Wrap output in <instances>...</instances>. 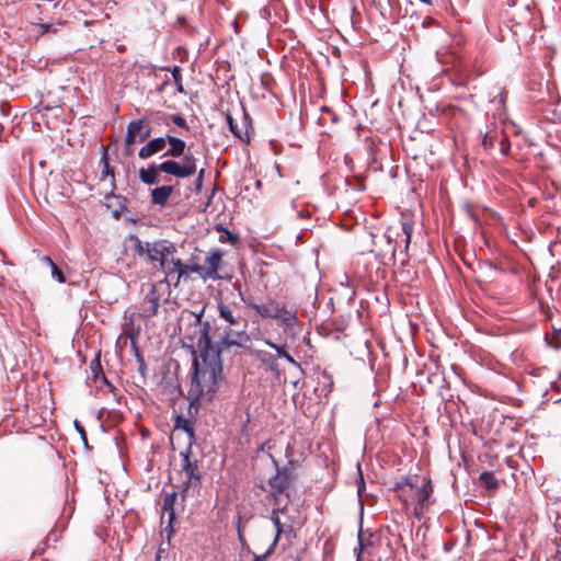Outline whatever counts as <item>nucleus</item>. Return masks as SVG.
<instances>
[{"mask_svg":"<svg viewBox=\"0 0 561 561\" xmlns=\"http://www.w3.org/2000/svg\"><path fill=\"white\" fill-rule=\"evenodd\" d=\"M197 348L205 366L196 367L192 377L188 389L192 403L211 401L221 377L220 351L211 343L208 322L201 327Z\"/></svg>","mask_w":561,"mask_h":561,"instance_id":"obj_1","label":"nucleus"},{"mask_svg":"<svg viewBox=\"0 0 561 561\" xmlns=\"http://www.w3.org/2000/svg\"><path fill=\"white\" fill-rule=\"evenodd\" d=\"M396 492L398 497L408 510L413 506V514L421 519L431 504L434 503V488L430 479L423 478L422 482L419 477H405L396 483Z\"/></svg>","mask_w":561,"mask_h":561,"instance_id":"obj_2","label":"nucleus"},{"mask_svg":"<svg viewBox=\"0 0 561 561\" xmlns=\"http://www.w3.org/2000/svg\"><path fill=\"white\" fill-rule=\"evenodd\" d=\"M196 158L192 154H184L181 161L164 160L161 163H152L148 168L138 171L139 180L147 185L159 183L160 173L173 175L176 179H186L196 172Z\"/></svg>","mask_w":561,"mask_h":561,"instance_id":"obj_3","label":"nucleus"},{"mask_svg":"<svg viewBox=\"0 0 561 561\" xmlns=\"http://www.w3.org/2000/svg\"><path fill=\"white\" fill-rule=\"evenodd\" d=\"M413 233V221L408 214H402L398 226H390L385 231L383 238L388 244V251L382 254L386 256L389 254V260L396 263L398 248L402 244L403 249L400 251L402 257V265L408 261V249L411 242Z\"/></svg>","mask_w":561,"mask_h":561,"instance_id":"obj_4","label":"nucleus"},{"mask_svg":"<svg viewBox=\"0 0 561 561\" xmlns=\"http://www.w3.org/2000/svg\"><path fill=\"white\" fill-rule=\"evenodd\" d=\"M224 252L221 250H211L205 253L203 262L197 254H192L190 259V272L197 274L202 279L218 280L221 279L219 270L222 264Z\"/></svg>","mask_w":561,"mask_h":561,"instance_id":"obj_5","label":"nucleus"},{"mask_svg":"<svg viewBox=\"0 0 561 561\" xmlns=\"http://www.w3.org/2000/svg\"><path fill=\"white\" fill-rule=\"evenodd\" d=\"M296 479V474L291 468H276V473L268 479L267 488L265 489L268 496L275 501V505H282V496H285L286 500L289 499Z\"/></svg>","mask_w":561,"mask_h":561,"instance_id":"obj_6","label":"nucleus"},{"mask_svg":"<svg viewBox=\"0 0 561 561\" xmlns=\"http://www.w3.org/2000/svg\"><path fill=\"white\" fill-rule=\"evenodd\" d=\"M170 275H171V272L169 271V272H167L164 279L150 285V289L141 302L139 316H141L144 318H151L157 314L159 306H160V301L162 299L163 300L168 299Z\"/></svg>","mask_w":561,"mask_h":561,"instance_id":"obj_7","label":"nucleus"},{"mask_svg":"<svg viewBox=\"0 0 561 561\" xmlns=\"http://www.w3.org/2000/svg\"><path fill=\"white\" fill-rule=\"evenodd\" d=\"M180 456L182 458L180 471L183 486L182 493L183 496H186L191 490H198L202 477L198 470V461L191 458V447H187L185 450L181 451Z\"/></svg>","mask_w":561,"mask_h":561,"instance_id":"obj_8","label":"nucleus"},{"mask_svg":"<svg viewBox=\"0 0 561 561\" xmlns=\"http://www.w3.org/2000/svg\"><path fill=\"white\" fill-rule=\"evenodd\" d=\"M275 320L282 327L285 334H294L298 325V310L291 304L283 301Z\"/></svg>","mask_w":561,"mask_h":561,"instance_id":"obj_9","label":"nucleus"},{"mask_svg":"<svg viewBox=\"0 0 561 561\" xmlns=\"http://www.w3.org/2000/svg\"><path fill=\"white\" fill-rule=\"evenodd\" d=\"M239 294H240V298L241 300L248 306L250 307L252 310H254L257 314H260L262 318L264 319H273L275 320L279 308L283 304V300H277V299H267L265 302L263 304H256L254 302L252 299H248L245 298L241 290H239Z\"/></svg>","mask_w":561,"mask_h":561,"instance_id":"obj_10","label":"nucleus"},{"mask_svg":"<svg viewBox=\"0 0 561 561\" xmlns=\"http://www.w3.org/2000/svg\"><path fill=\"white\" fill-rule=\"evenodd\" d=\"M175 251L174 245L167 240H158L151 242L149 251L147 252V259L151 262H159L162 270L167 268L169 263L167 257L169 254Z\"/></svg>","mask_w":561,"mask_h":561,"instance_id":"obj_11","label":"nucleus"},{"mask_svg":"<svg viewBox=\"0 0 561 561\" xmlns=\"http://www.w3.org/2000/svg\"><path fill=\"white\" fill-rule=\"evenodd\" d=\"M251 342L249 334L244 331H234L230 328L224 331V335L220 341V347H217L220 352L221 348H229L231 346L247 347Z\"/></svg>","mask_w":561,"mask_h":561,"instance_id":"obj_12","label":"nucleus"},{"mask_svg":"<svg viewBox=\"0 0 561 561\" xmlns=\"http://www.w3.org/2000/svg\"><path fill=\"white\" fill-rule=\"evenodd\" d=\"M165 137H156L142 146L138 152L139 158L148 159L165 148Z\"/></svg>","mask_w":561,"mask_h":561,"instance_id":"obj_13","label":"nucleus"},{"mask_svg":"<svg viewBox=\"0 0 561 561\" xmlns=\"http://www.w3.org/2000/svg\"><path fill=\"white\" fill-rule=\"evenodd\" d=\"M174 187L172 185H161L154 187L150 192V201L153 205L159 207H164L168 203V199L172 195Z\"/></svg>","mask_w":561,"mask_h":561,"instance_id":"obj_14","label":"nucleus"},{"mask_svg":"<svg viewBox=\"0 0 561 561\" xmlns=\"http://www.w3.org/2000/svg\"><path fill=\"white\" fill-rule=\"evenodd\" d=\"M167 142L169 144V149L164 153V156H170L172 158H179L184 154L186 144L181 138H178L175 136L167 135L165 136Z\"/></svg>","mask_w":561,"mask_h":561,"instance_id":"obj_15","label":"nucleus"},{"mask_svg":"<svg viewBox=\"0 0 561 561\" xmlns=\"http://www.w3.org/2000/svg\"><path fill=\"white\" fill-rule=\"evenodd\" d=\"M286 504H287V501H285L283 507H280V505H275V507L272 511L271 520H272L273 525L275 526L276 534H275V538H274L272 545L267 549V553H272L273 552V550H274L275 546L277 545V542L279 540V537H280V535L283 533V525L280 523V518H279L278 512L280 510H283L286 506Z\"/></svg>","mask_w":561,"mask_h":561,"instance_id":"obj_16","label":"nucleus"},{"mask_svg":"<svg viewBox=\"0 0 561 561\" xmlns=\"http://www.w3.org/2000/svg\"><path fill=\"white\" fill-rule=\"evenodd\" d=\"M165 273L171 272V274L176 273L175 277V285L180 282L181 277L186 275L187 272H190V264L185 265L181 261V259H172L170 263L167 264V268L163 270ZM173 279V276L170 275L169 280L171 282Z\"/></svg>","mask_w":561,"mask_h":561,"instance_id":"obj_17","label":"nucleus"},{"mask_svg":"<svg viewBox=\"0 0 561 561\" xmlns=\"http://www.w3.org/2000/svg\"><path fill=\"white\" fill-rule=\"evenodd\" d=\"M145 125V119L131 121L127 126V131L134 134L138 138V141L142 142L150 137V128L142 131Z\"/></svg>","mask_w":561,"mask_h":561,"instance_id":"obj_18","label":"nucleus"},{"mask_svg":"<svg viewBox=\"0 0 561 561\" xmlns=\"http://www.w3.org/2000/svg\"><path fill=\"white\" fill-rule=\"evenodd\" d=\"M218 312L220 318H222L226 322H228L231 325L238 324L241 320V316L236 314L232 311V309L229 306L225 305L224 302L218 304Z\"/></svg>","mask_w":561,"mask_h":561,"instance_id":"obj_19","label":"nucleus"},{"mask_svg":"<svg viewBox=\"0 0 561 561\" xmlns=\"http://www.w3.org/2000/svg\"><path fill=\"white\" fill-rule=\"evenodd\" d=\"M175 501H176L175 492L167 494L163 499L162 511H163V514H168V519H169L170 525L175 519V512H174Z\"/></svg>","mask_w":561,"mask_h":561,"instance_id":"obj_20","label":"nucleus"},{"mask_svg":"<svg viewBox=\"0 0 561 561\" xmlns=\"http://www.w3.org/2000/svg\"><path fill=\"white\" fill-rule=\"evenodd\" d=\"M128 240L131 243L136 255L140 257L147 256V252L149 251L151 242L142 241L135 234L129 236Z\"/></svg>","mask_w":561,"mask_h":561,"instance_id":"obj_21","label":"nucleus"},{"mask_svg":"<svg viewBox=\"0 0 561 561\" xmlns=\"http://www.w3.org/2000/svg\"><path fill=\"white\" fill-rule=\"evenodd\" d=\"M479 481L488 490H496L499 488V481L492 472H482Z\"/></svg>","mask_w":561,"mask_h":561,"instance_id":"obj_22","label":"nucleus"},{"mask_svg":"<svg viewBox=\"0 0 561 561\" xmlns=\"http://www.w3.org/2000/svg\"><path fill=\"white\" fill-rule=\"evenodd\" d=\"M175 428L176 430L182 428L183 431H185L187 433V435H188V446L187 447H192V442L194 439V432H193V427L191 426L190 422L186 419L178 416L175 420Z\"/></svg>","mask_w":561,"mask_h":561,"instance_id":"obj_23","label":"nucleus"},{"mask_svg":"<svg viewBox=\"0 0 561 561\" xmlns=\"http://www.w3.org/2000/svg\"><path fill=\"white\" fill-rule=\"evenodd\" d=\"M217 231L220 232L219 234V242L221 243H231L236 244L238 241V236L230 232L228 229L224 228L221 225L216 226Z\"/></svg>","mask_w":561,"mask_h":561,"instance_id":"obj_24","label":"nucleus"},{"mask_svg":"<svg viewBox=\"0 0 561 561\" xmlns=\"http://www.w3.org/2000/svg\"><path fill=\"white\" fill-rule=\"evenodd\" d=\"M90 369H91V373H92V376L94 379H98L99 376H101V378L106 381V378L103 374V370H102V367H101V364H100V359L99 357H95L91 364H90Z\"/></svg>","mask_w":561,"mask_h":561,"instance_id":"obj_25","label":"nucleus"},{"mask_svg":"<svg viewBox=\"0 0 561 561\" xmlns=\"http://www.w3.org/2000/svg\"><path fill=\"white\" fill-rule=\"evenodd\" d=\"M264 343L276 351L278 357L283 358L288 352L286 351V344H275L270 340H265Z\"/></svg>","mask_w":561,"mask_h":561,"instance_id":"obj_26","label":"nucleus"},{"mask_svg":"<svg viewBox=\"0 0 561 561\" xmlns=\"http://www.w3.org/2000/svg\"><path fill=\"white\" fill-rule=\"evenodd\" d=\"M226 121H227V124H228L231 133L239 139H243L241 129L238 128L237 124L234 123V121L230 114H226Z\"/></svg>","mask_w":561,"mask_h":561,"instance_id":"obj_27","label":"nucleus"},{"mask_svg":"<svg viewBox=\"0 0 561 561\" xmlns=\"http://www.w3.org/2000/svg\"><path fill=\"white\" fill-rule=\"evenodd\" d=\"M102 162H103L102 179L104 180L106 176L110 175L113 181L114 180V171H113V169H111V167L108 164L106 153H104V156L102 157Z\"/></svg>","mask_w":561,"mask_h":561,"instance_id":"obj_28","label":"nucleus"},{"mask_svg":"<svg viewBox=\"0 0 561 561\" xmlns=\"http://www.w3.org/2000/svg\"><path fill=\"white\" fill-rule=\"evenodd\" d=\"M50 273H51V276L54 278H56V280L59 283V284H64L66 282L65 279V276L62 274V272L57 267L56 264L51 265L50 266Z\"/></svg>","mask_w":561,"mask_h":561,"instance_id":"obj_29","label":"nucleus"},{"mask_svg":"<svg viewBox=\"0 0 561 561\" xmlns=\"http://www.w3.org/2000/svg\"><path fill=\"white\" fill-rule=\"evenodd\" d=\"M492 102L497 103L500 107H504L506 102V93L504 91H501L497 95L494 96Z\"/></svg>","mask_w":561,"mask_h":561,"instance_id":"obj_30","label":"nucleus"},{"mask_svg":"<svg viewBox=\"0 0 561 561\" xmlns=\"http://www.w3.org/2000/svg\"><path fill=\"white\" fill-rule=\"evenodd\" d=\"M172 122L179 126V127H183V128H187V124H186V121L183 116L181 115H174L172 116Z\"/></svg>","mask_w":561,"mask_h":561,"instance_id":"obj_31","label":"nucleus"},{"mask_svg":"<svg viewBox=\"0 0 561 561\" xmlns=\"http://www.w3.org/2000/svg\"><path fill=\"white\" fill-rule=\"evenodd\" d=\"M171 72H172V77H173L175 83L180 84V81H182V76H181L180 67L174 66L173 69L171 70Z\"/></svg>","mask_w":561,"mask_h":561,"instance_id":"obj_32","label":"nucleus"},{"mask_svg":"<svg viewBox=\"0 0 561 561\" xmlns=\"http://www.w3.org/2000/svg\"><path fill=\"white\" fill-rule=\"evenodd\" d=\"M358 471H360V467L359 466H358ZM364 490H365V481H364L362 472H359L358 480H357V492H358V494L360 495Z\"/></svg>","mask_w":561,"mask_h":561,"instance_id":"obj_33","label":"nucleus"},{"mask_svg":"<svg viewBox=\"0 0 561 561\" xmlns=\"http://www.w3.org/2000/svg\"><path fill=\"white\" fill-rule=\"evenodd\" d=\"M136 141H138V138L134 134L127 131L126 137H125V146H129V145L134 146V144Z\"/></svg>","mask_w":561,"mask_h":561,"instance_id":"obj_34","label":"nucleus"},{"mask_svg":"<svg viewBox=\"0 0 561 561\" xmlns=\"http://www.w3.org/2000/svg\"><path fill=\"white\" fill-rule=\"evenodd\" d=\"M204 172H205L204 169H201L197 178L195 179V187L197 191H199L202 188Z\"/></svg>","mask_w":561,"mask_h":561,"instance_id":"obj_35","label":"nucleus"},{"mask_svg":"<svg viewBox=\"0 0 561 561\" xmlns=\"http://www.w3.org/2000/svg\"><path fill=\"white\" fill-rule=\"evenodd\" d=\"M75 426H76L78 433L80 434L81 438L84 440V443H87V436H85V431H84L83 426H81L78 421H75Z\"/></svg>","mask_w":561,"mask_h":561,"instance_id":"obj_36","label":"nucleus"},{"mask_svg":"<svg viewBox=\"0 0 561 561\" xmlns=\"http://www.w3.org/2000/svg\"><path fill=\"white\" fill-rule=\"evenodd\" d=\"M482 145H483L484 148H489V147L492 146L491 137L489 136V134L484 135L483 140H482Z\"/></svg>","mask_w":561,"mask_h":561,"instance_id":"obj_37","label":"nucleus"},{"mask_svg":"<svg viewBox=\"0 0 561 561\" xmlns=\"http://www.w3.org/2000/svg\"><path fill=\"white\" fill-rule=\"evenodd\" d=\"M283 358H285L289 364H291L294 366H299V364L295 360V358L289 353H287Z\"/></svg>","mask_w":561,"mask_h":561,"instance_id":"obj_38","label":"nucleus"},{"mask_svg":"<svg viewBox=\"0 0 561 561\" xmlns=\"http://www.w3.org/2000/svg\"><path fill=\"white\" fill-rule=\"evenodd\" d=\"M268 554L267 551L262 556L254 554L253 561H264Z\"/></svg>","mask_w":561,"mask_h":561,"instance_id":"obj_39","label":"nucleus"},{"mask_svg":"<svg viewBox=\"0 0 561 561\" xmlns=\"http://www.w3.org/2000/svg\"><path fill=\"white\" fill-rule=\"evenodd\" d=\"M42 261H43L45 264H47L49 267H50L51 265H54V264H55V263L53 262V260H51L49 256H47V255L43 256Z\"/></svg>","mask_w":561,"mask_h":561,"instance_id":"obj_40","label":"nucleus"},{"mask_svg":"<svg viewBox=\"0 0 561 561\" xmlns=\"http://www.w3.org/2000/svg\"><path fill=\"white\" fill-rule=\"evenodd\" d=\"M274 362H275V359L273 356L270 357L268 359H266V363L270 365L271 369L276 370V366H275Z\"/></svg>","mask_w":561,"mask_h":561,"instance_id":"obj_41","label":"nucleus"},{"mask_svg":"<svg viewBox=\"0 0 561 561\" xmlns=\"http://www.w3.org/2000/svg\"><path fill=\"white\" fill-rule=\"evenodd\" d=\"M126 156L130 157L134 153L133 145L125 146Z\"/></svg>","mask_w":561,"mask_h":561,"instance_id":"obj_42","label":"nucleus"},{"mask_svg":"<svg viewBox=\"0 0 561 561\" xmlns=\"http://www.w3.org/2000/svg\"><path fill=\"white\" fill-rule=\"evenodd\" d=\"M49 27L50 26L48 24H41L42 33H46L49 30Z\"/></svg>","mask_w":561,"mask_h":561,"instance_id":"obj_43","label":"nucleus"},{"mask_svg":"<svg viewBox=\"0 0 561 561\" xmlns=\"http://www.w3.org/2000/svg\"><path fill=\"white\" fill-rule=\"evenodd\" d=\"M508 148L505 146L504 141H502V148L501 151L505 154L507 152Z\"/></svg>","mask_w":561,"mask_h":561,"instance_id":"obj_44","label":"nucleus"},{"mask_svg":"<svg viewBox=\"0 0 561 561\" xmlns=\"http://www.w3.org/2000/svg\"><path fill=\"white\" fill-rule=\"evenodd\" d=\"M176 85H178V91L183 92L182 81H180V84H176Z\"/></svg>","mask_w":561,"mask_h":561,"instance_id":"obj_45","label":"nucleus"},{"mask_svg":"<svg viewBox=\"0 0 561 561\" xmlns=\"http://www.w3.org/2000/svg\"><path fill=\"white\" fill-rule=\"evenodd\" d=\"M421 2L427 4V5H431L432 4V1L431 0H420Z\"/></svg>","mask_w":561,"mask_h":561,"instance_id":"obj_46","label":"nucleus"},{"mask_svg":"<svg viewBox=\"0 0 561 561\" xmlns=\"http://www.w3.org/2000/svg\"><path fill=\"white\" fill-rule=\"evenodd\" d=\"M358 545L360 547V549L363 548V542H362V538H360V535L358 536Z\"/></svg>","mask_w":561,"mask_h":561,"instance_id":"obj_47","label":"nucleus"},{"mask_svg":"<svg viewBox=\"0 0 561 561\" xmlns=\"http://www.w3.org/2000/svg\"><path fill=\"white\" fill-rule=\"evenodd\" d=\"M356 561H359V556L357 557V560Z\"/></svg>","mask_w":561,"mask_h":561,"instance_id":"obj_48","label":"nucleus"}]
</instances>
